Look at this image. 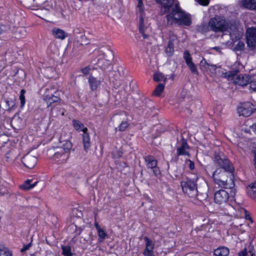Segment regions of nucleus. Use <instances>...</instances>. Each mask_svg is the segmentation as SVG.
Segmentation results:
<instances>
[{
  "label": "nucleus",
  "instance_id": "nucleus-53",
  "mask_svg": "<svg viewBox=\"0 0 256 256\" xmlns=\"http://www.w3.org/2000/svg\"><path fill=\"white\" fill-rule=\"evenodd\" d=\"M230 174V176H232V174L231 172Z\"/></svg>",
  "mask_w": 256,
  "mask_h": 256
},
{
  "label": "nucleus",
  "instance_id": "nucleus-35",
  "mask_svg": "<svg viewBox=\"0 0 256 256\" xmlns=\"http://www.w3.org/2000/svg\"><path fill=\"white\" fill-rule=\"evenodd\" d=\"M238 210V212H240V214L236 213V215L239 214V216L240 217H242V216H244L245 218L246 219H248V220L250 219V216L247 213V211L244 208H239V209Z\"/></svg>",
  "mask_w": 256,
  "mask_h": 256
},
{
  "label": "nucleus",
  "instance_id": "nucleus-25",
  "mask_svg": "<svg viewBox=\"0 0 256 256\" xmlns=\"http://www.w3.org/2000/svg\"><path fill=\"white\" fill-rule=\"evenodd\" d=\"M30 182L31 180H27L23 184L20 186V188L25 190H30L36 186L38 182H35L33 184H30Z\"/></svg>",
  "mask_w": 256,
  "mask_h": 256
},
{
  "label": "nucleus",
  "instance_id": "nucleus-30",
  "mask_svg": "<svg viewBox=\"0 0 256 256\" xmlns=\"http://www.w3.org/2000/svg\"><path fill=\"white\" fill-rule=\"evenodd\" d=\"M97 232L98 236V242H103L104 240L108 237L107 233L102 228L98 230Z\"/></svg>",
  "mask_w": 256,
  "mask_h": 256
},
{
  "label": "nucleus",
  "instance_id": "nucleus-33",
  "mask_svg": "<svg viewBox=\"0 0 256 256\" xmlns=\"http://www.w3.org/2000/svg\"><path fill=\"white\" fill-rule=\"evenodd\" d=\"M154 80L156 82L164 81L165 82L167 80V78L164 76L160 72H156L154 76Z\"/></svg>",
  "mask_w": 256,
  "mask_h": 256
},
{
  "label": "nucleus",
  "instance_id": "nucleus-3",
  "mask_svg": "<svg viewBox=\"0 0 256 256\" xmlns=\"http://www.w3.org/2000/svg\"><path fill=\"white\" fill-rule=\"evenodd\" d=\"M72 147L70 141L63 140L61 136L58 142L47 152V156L50 158H53L58 164H66L70 158V152Z\"/></svg>",
  "mask_w": 256,
  "mask_h": 256
},
{
  "label": "nucleus",
  "instance_id": "nucleus-7",
  "mask_svg": "<svg viewBox=\"0 0 256 256\" xmlns=\"http://www.w3.org/2000/svg\"><path fill=\"white\" fill-rule=\"evenodd\" d=\"M94 54L97 56V62L96 64L102 70H105L110 67V60L106 58L104 53L100 50H94Z\"/></svg>",
  "mask_w": 256,
  "mask_h": 256
},
{
  "label": "nucleus",
  "instance_id": "nucleus-21",
  "mask_svg": "<svg viewBox=\"0 0 256 256\" xmlns=\"http://www.w3.org/2000/svg\"><path fill=\"white\" fill-rule=\"evenodd\" d=\"M188 146L187 143L183 142L181 146L177 150V153L178 155H187L189 156L188 153Z\"/></svg>",
  "mask_w": 256,
  "mask_h": 256
},
{
  "label": "nucleus",
  "instance_id": "nucleus-15",
  "mask_svg": "<svg viewBox=\"0 0 256 256\" xmlns=\"http://www.w3.org/2000/svg\"><path fill=\"white\" fill-rule=\"evenodd\" d=\"M23 164L28 168H33L37 162V158L30 154H27L22 160Z\"/></svg>",
  "mask_w": 256,
  "mask_h": 256
},
{
  "label": "nucleus",
  "instance_id": "nucleus-27",
  "mask_svg": "<svg viewBox=\"0 0 256 256\" xmlns=\"http://www.w3.org/2000/svg\"><path fill=\"white\" fill-rule=\"evenodd\" d=\"M0 256H12V254L8 248L0 244Z\"/></svg>",
  "mask_w": 256,
  "mask_h": 256
},
{
  "label": "nucleus",
  "instance_id": "nucleus-36",
  "mask_svg": "<svg viewBox=\"0 0 256 256\" xmlns=\"http://www.w3.org/2000/svg\"><path fill=\"white\" fill-rule=\"evenodd\" d=\"M25 90L22 89L20 90V107L22 108L25 104L26 100H25V97H24V94H25Z\"/></svg>",
  "mask_w": 256,
  "mask_h": 256
},
{
  "label": "nucleus",
  "instance_id": "nucleus-40",
  "mask_svg": "<svg viewBox=\"0 0 256 256\" xmlns=\"http://www.w3.org/2000/svg\"><path fill=\"white\" fill-rule=\"evenodd\" d=\"M199 4L204 6H206L209 4L208 0H195Z\"/></svg>",
  "mask_w": 256,
  "mask_h": 256
},
{
  "label": "nucleus",
  "instance_id": "nucleus-42",
  "mask_svg": "<svg viewBox=\"0 0 256 256\" xmlns=\"http://www.w3.org/2000/svg\"><path fill=\"white\" fill-rule=\"evenodd\" d=\"M187 162L188 163L189 168L192 170H194V163L190 160H187Z\"/></svg>",
  "mask_w": 256,
  "mask_h": 256
},
{
  "label": "nucleus",
  "instance_id": "nucleus-48",
  "mask_svg": "<svg viewBox=\"0 0 256 256\" xmlns=\"http://www.w3.org/2000/svg\"><path fill=\"white\" fill-rule=\"evenodd\" d=\"M227 206L230 209H231V210L233 209V208L230 204H227Z\"/></svg>",
  "mask_w": 256,
  "mask_h": 256
},
{
  "label": "nucleus",
  "instance_id": "nucleus-1",
  "mask_svg": "<svg viewBox=\"0 0 256 256\" xmlns=\"http://www.w3.org/2000/svg\"><path fill=\"white\" fill-rule=\"evenodd\" d=\"M161 5V12L163 14L170 12L166 15L169 24H178L188 26L192 24L190 16L183 11L174 0H156Z\"/></svg>",
  "mask_w": 256,
  "mask_h": 256
},
{
  "label": "nucleus",
  "instance_id": "nucleus-47",
  "mask_svg": "<svg viewBox=\"0 0 256 256\" xmlns=\"http://www.w3.org/2000/svg\"><path fill=\"white\" fill-rule=\"evenodd\" d=\"M94 226L96 228L97 231L102 229V228L100 226L98 222L94 223Z\"/></svg>",
  "mask_w": 256,
  "mask_h": 256
},
{
  "label": "nucleus",
  "instance_id": "nucleus-39",
  "mask_svg": "<svg viewBox=\"0 0 256 256\" xmlns=\"http://www.w3.org/2000/svg\"><path fill=\"white\" fill-rule=\"evenodd\" d=\"M244 48V44L242 41H239L235 46L236 50H242Z\"/></svg>",
  "mask_w": 256,
  "mask_h": 256
},
{
  "label": "nucleus",
  "instance_id": "nucleus-37",
  "mask_svg": "<svg viewBox=\"0 0 256 256\" xmlns=\"http://www.w3.org/2000/svg\"><path fill=\"white\" fill-rule=\"evenodd\" d=\"M249 86L250 90L256 92V80L252 78L250 82Z\"/></svg>",
  "mask_w": 256,
  "mask_h": 256
},
{
  "label": "nucleus",
  "instance_id": "nucleus-20",
  "mask_svg": "<svg viewBox=\"0 0 256 256\" xmlns=\"http://www.w3.org/2000/svg\"><path fill=\"white\" fill-rule=\"evenodd\" d=\"M248 196L253 199H256V182L250 184L246 188Z\"/></svg>",
  "mask_w": 256,
  "mask_h": 256
},
{
  "label": "nucleus",
  "instance_id": "nucleus-23",
  "mask_svg": "<svg viewBox=\"0 0 256 256\" xmlns=\"http://www.w3.org/2000/svg\"><path fill=\"white\" fill-rule=\"evenodd\" d=\"M229 250L225 246H222L216 248L214 250V254L216 256H226L229 254Z\"/></svg>",
  "mask_w": 256,
  "mask_h": 256
},
{
  "label": "nucleus",
  "instance_id": "nucleus-11",
  "mask_svg": "<svg viewBox=\"0 0 256 256\" xmlns=\"http://www.w3.org/2000/svg\"><path fill=\"white\" fill-rule=\"evenodd\" d=\"M248 46L250 48L256 47V28H248L246 34Z\"/></svg>",
  "mask_w": 256,
  "mask_h": 256
},
{
  "label": "nucleus",
  "instance_id": "nucleus-24",
  "mask_svg": "<svg viewBox=\"0 0 256 256\" xmlns=\"http://www.w3.org/2000/svg\"><path fill=\"white\" fill-rule=\"evenodd\" d=\"M44 100L47 104V106L49 107L53 102H58L60 100V98L53 94L46 95L44 96Z\"/></svg>",
  "mask_w": 256,
  "mask_h": 256
},
{
  "label": "nucleus",
  "instance_id": "nucleus-4",
  "mask_svg": "<svg viewBox=\"0 0 256 256\" xmlns=\"http://www.w3.org/2000/svg\"><path fill=\"white\" fill-rule=\"evenodd\" d=\"M216 160L219 166L224 168L225 171L222 172L220 178L217 177V171L214 172L212 174L214 179L215 182L219 186L228 188V180L225 178L227 173L226 171L232 172L233 168L231 166L229 160L226 158L224 156H216Z\"/></svg>",
  "mask_w": 256,
  "mask_h": 256
},
{
  "label": "nucleus",
  "instance_id": "nucleus-49",
  "mask_svg": "<svg viewBox=\"0 0 256 256\" xmlns=\"http://www.w3.org/2000/svg\"><path fill=\"white\" fill-rule=\"evenodd\" d=\"M213 48L215 49L216 50L218 51L219 50H220V48L219 47H214Z\"/></svg>",
  "mask_w": 256,
  "mask_h": 256
},
{
  "label": "nucleus",
  "instance_id": "nucleus-45",
  "mask_svg": "<svg viewBox=\"0 0 256 256\" xmlns=\"http://www.w3.org/2000/svg\"><path fill=\"white\" fill-rule=\"evenodd\" d=\"M247 255V250L245 248L238 253V256H246Z\"/></svg>",
  "mask_w": 256,
  "mask_h": 256
},
{
  "label": "nucleus",
  "instance_id": "nucleus-46",
  "mask_svg": "<svg viewBox=\"0 0 256 256\" xmlns=\"http://www.w3.org/2000/svg\"><path fill=\"white\" fill-rule=\"evenodd\" d=\"M90 70V68L88 67H86L82 69V72L84 74H88Z\"/></svg>",
  "mask_w": 256,
  "mask_h": 256
},
{
  "label": "nucleus",
  "instance_id": "nucleus-17",
  "mask_svg": "<svg viewBox=\"0 0 256 256\" xmlns=\"http://www.w3.org/2000/svg\"><path fill=\"white\" fill-rule=\"evenodd\" d=\"M52 36L56 39L64 40L68 36V34L63 30L58 28H54L52 30Z\"/></svg>",
  "mask_w": 256,
  "mask_h": 256
},
{
  "label": "nucleus",
  "instance_id": "nucleus-38",
  "mask_svg": "<svg viewBox=\"0 0 256 256\" xmlns=\"http://www.w3.org/2000/svg\"><path fill=\"white\" fill-rule=\"evenodd\" d=\"M128 126V124L126 122H122L120 125L116 128L120 131L124 130Z\"/></svg>",
  "mask_w": 256,
  "mask_h": 256
},
{
  "label": "nucleus",
  "instance_id": "nucleus-55",
  "mask_svg": "<svg viewBox=\"0 0 256 256\" xmlns=\"http://www.w3.org/2000/svg\"><path fill=\"white\" fill-rule=\"evenodd\" d=\"M255 75L256 76V74H255Z\"/></svg>",
  "mask_w": 256,
  "mask_h": 256
},
{
  "label": "nucleus",
  "instance_id": "nucleus-50",
  "mask_svg": "<svg viewBox=\"0 0 256 256\" xmlns=\"http://www.w3.org/2000/svg\"><path fill=\"white\" fill-rule=\"evenodd\" d=\"M52 70V68H46V71H48V70Z\"/></svg>",
  "mask_w": 256,
  "mask_h": 256
},
{
  "label": "nucleus",
  "instance_id": "nucleus-9",
  "mask_svg": "<svg viewBox=\"0 0 256 256\" xmlns=\"http://www.w3.org/2000/svg\"><path fill=\"white\" fill-rule=\"evenodd\" d=\"M254 110V106L250 102H246L241 104L238 108V112L240 116H249Z\"/></svg>",
  "mask_w": 256,
  "mask_h": 256
},
{
  "label": "nucleus",
  "instance_id": "nucleus-41",
  "mask_svg": "<svg viewBox=\"0 0 256 256\" xmlns=\"http://www.w3.org/2000/svg\"><path fill=\"white\" fill-rule=\"evenodd\" d=\"M9 192L8 190L6 188H4V190L0 188V194L1 196H5L8 194Z\"/></svg>",
  "mask_w": 256,
  "mask_h": 256
},
{
  "label": "nucleus",
  "instance_id": "nucleus-34",
  "mask_svg": "<svg viewBox=\"0 0 256 256\" xmlns=\"http://www.w3.org/2000/svg\"><path fill=\"white\" fill-rule=\"evenodd\" d=\"M62 254L64 256H72V254L71 252V248L70 246H62Z\"/></svg>",
  "mask_w": 256,
  "mask_h": 256
},
{
  "label": "nucleus",
  "instance_id": "nucleus-8",
  "mask_svg": "<svg viewBox=\"0 0 256 256\" xmlns=\"http://www.w3.org/2000/svg\"><path fill=\"white\" fill-rule=\"evenodd\" d=\"M136 12L140 15L139 30L140 32L142 34L144 38H146L148 36L144 34V7L142 0H137Z\"/></svg>",
  "mask_w": 256,
  "mask_h": 256
},
{
  "label": "nucleus",
  "instance_id": "nucleus-2",
  "mask_svg": "<svg viewBox=\"0 0 256 256\" xmlns=\"http://www.w3.org/2000/svg\"><path fill=\"white\" fill-rule=\"evenodd\" d=\"M209 26L214 32H222L224 35L228 34L232 41L240 40L242 34V28L235 22H226L220 17H215L209 22Z\"/></svg>",
  "mask_w": 256,
  "mask_h": 256
},
{
  "label": "nucleus",
  "instance_id": "nucleus-16",
  "mask_svg": "<svg viewBox=\"0 0 256 256\" xmlns=\"http://www.w3.org/2000/svg\"><path fill=\"white\" fill-rule=\"evenodd\" d=\"M103 78H102L94 77L92 75L90 76L88 78V82L90 88L92 90H96L100 86L102 82Z\"/></svg>",
  "mask_w": 256,
  "mask_h": 256
},
{
  "label": "nucleus",
  "instance_id": "nucleus-12",
  "mask_svg": "<svg viewBox=\"0 0 256 256\" xmlns=\"http://www.w3.org/2000/svg\"><path fill=\"white\" fill-rule=\"evenodd\" d=\"M145 162L148 168L153 170L156 176L160 174V170L157 166V160L152 156H147L145 158Z\"/></svg>",
  "mask_w": 256,
  "mask_h": 256
},
{
  "label": "nucleus",
  "instance_id": "nucleus-43",
  "mask_svg": "<svg viewBox=\"0 0 256 256\" xmlns=\"http://www.w3.org/2000/svg\"><path fill=\"white\" fill-rule=\"evenodd\" d=\"M30 246H31L30 244L24 245L23 248L21 249V252H24L28 250V249L30 248Z\"/></svg>",
  "mask_w": 256,
  "mask_h": 256
},
{
  "label": "nucleus",
  "instance_id": "nucleus-10",
  "mask_svg": "<svg viewBox=\"0 0 256 256\" xmlns=\"http://www.w3.org/2000/svg\"><path fill=\"white\" fill-rule=\"evenodd\" d=\"M230 197L228 192L226 190H220L217 191L214 196V200L216 203L221 204L226 203L230 199H233Z\"/></svg>",
  "mask_w": 256,
  "mask_h": 256
},
{
  "label": "nucleus",
  "instance_id": "nucleus-51",
  "mask_svg": "<svg viewBox=\"0 0 256 256\" xmlns=\"http://www.w3.org/2000/svg\"><path fill=\"white\" fill-rule=\"evenodd\" d=\"M229 181H230V182H231L232 183V182H232V179L231 178H230V180H229Z\"/></svg>",
  "mask_w": 256,
  "mask_h": 256
},
{
  "label": "nucleus",
  "instance_id": "nucleus-13",
  "mask_svg": "<svg viewBox=\"0 0 256 256\" xmlns=\"http://www.w3.org/2000/svg\"><path fill=\"white\" fill-rule=\"evenodd\" d=\"M183 58L191 72L194 74H198V71L196 67L192 62V58L188 50H186L184 51Z\"/></svg>",
  "mask_w": 256,
  "mask_h": 256
},
{
  "label": "nucleus",
  "instance_id": "nucleus-18",
  "mask_svg": "<svg viewBox=\"0 0 256 256\" xmlns=\"http://www.w3.org/2000/svg\"><path fill=\"white\" fill-rule=\"evenodd\" d=\"M84 132L82 134V144L84 146V150L88 152L91 146V142L90 140V137L89 134L88 133V128L84 129Z\"/></svg>",
  "mask_w": 256,
  "mask_h": 256
},
{
  "label": "nucleus",
  "instance_id": "nucleus-52",
  "mask_svg": "<svg viewBox=\"0 0 256 256\" xmlns=\"http://www.w3.org/2000/svg\"><path fill=\"white\" fill-rule=\"evenodd\" d=\"M211 228H212V229L214 230V228H215V226H211Z\"/></svg>",
  "mask_w": 256,
  "mask_h": 256
},
{
  "label": "nucleus",
  "instance_id": "nucleus-31",
  "mask_svg": "<svg viewBox=\"0 0 256 256\" xmlns=\"http://www.w3.org/2000/svg\"><path fill=\"white\" fill-rule=\"evenodd\" d=\"M164 88V84H158L156 88L154 90L153 92V95L155 96H159L162 92Z\"/></svg>",
  "mask_w": 256,
  "mask_h": 256
},
{
  "label": "nucleus",
  "instance_id": "nucleus-5",
  "mask_svg": "<svg viewBox=\"0 0 256 256\" xmlns=\"http://www.w3.org/2000/svg\"><path fill=\"white\" fill-rule=\"evenodd\" d=\"M237 72L230 71L224 74V76L229 80H233L234 83L240 86H244L250 84L252 77L248 74H240L236 75Z\"/></svg>",
  "mask_w": 256,
  "mask_h": 256
},
{
  "label": "nucleus",
  "instance_id": "nucleus-22",
  "mask_svg": "<svg viewBox=\"0 0 256 256\" xmlns=\"http://www.w3.org/2000/svg\"><path fill=\"white\" fill-rule=\"evenodd\" d=\"M242 6L250 10L256 9V0H242Z\"/></svg>",
  "mask_w": 256,
  "mask_h": 256
},
{
  "label": "nucleus",
  "instance_id": "nucleus-14",
  "mask_svg": "<svg viewBox=\"0 0 256 256\" xmlns=\"http://www.w3.org/2000/svg\"><path fill=\"white\" fill-rule=\"evenodd\" d=\"M146 242V248L143 254L144 256H155L154 253V244L153 241L147 236L144 238Z\"/></svg>",
  "mask_w": 256,
  "mask_h": 256
},
{
  "label": "nucleus",
  "instance_id": "nucleus-29",
  "mask_svg": "<svg viewBox=\"0 0 256 256\" xmlns=\"http://www.w3.org/2000/svg\"><path fill=\"white\" fill-rule=\"evenodd\" d=\"M246 126H248L249 128H242V130H244L245 132H250L252 130L256 134V124H251V121L248 120L246 122Z\"/></svg>",
  "mask_w": 256,
  "mask_h": 256
},
{
  "label": "nucleus",
  "instance_id": "nucleus-26",
  "mask_svg": "<svg viewBox=\"0 0 256 256\" xmlns=\"http://www.w3.org/2000/svg\"><path fill=\"white\" fill-rule=\"evenodd\" d=\"M72 124L75 130L78 132L82 131L84 132V129L86 128L78 120H72Z\"/></svg>",
  "mask_w": 256,
  "mask_h": 256
},
{
  "label": "nucleus",
  "instance_id": "nucleus-54",
  "mask_svg": "<svg viewBox=\"0 0 256 256\" xmlns=\"http://www.w3.org/2000/svg\"><path fill=\"white\" fill-rule=\"evenodd\" d=\"M206 226L208 227V225ZM208 228V230H210V228Z\"/></svg>",
  "mask_w": 256,
  "mask_h": 256
},
{
  "label": "nucleus",
  "instance_id": "nucleus-28",
  "mask_svg": "<svg viewBox=\"0 0 256 256\" xmlns=\"http://www.w3.org/2000/svg\"><path fill=\"white\" fill-rule=\"evenodd\" d=\"M178 43V40L177 36L173 32H169V40L168 44L172 45H174Z\"/></svg>",
  "mask_w": 256,
  "mask_h": 256
},
{
  "label": "nucleus",
  "instance_id": "nucleus-44",
  "mask_svg": "<svg viewBox=\"0 0 256 256\" xmlns=\"http://www.w3.org/2000/svg\"><path fill=\"white\" fill-rule=\"evenodd\" d=\"M114 75L116 76V78H114L116 80H118L122 78V76H120V74L119 70L118 72H114Z\"/></svg>",
  "mask_w": 256,
  "mask_h": 256
},
{
  "label": "nucleus",
  "instance_id": "nucleus-32",
  "mask_svg": "<svg viewBox=\"0 0 256 256\" xmlns=\"http://www.w3.org/2000/svg\"><path fill=\"white\" fill-rule=\"evenodd\" d=\"M164 51H165V53L166 54L167 56H172L174 52V46L168 44L165 48Z\"/></svg>",
  "mask_w": 256,
  "mask_h": 256
},
{
  "label": "nucleus",
  "instance_id": "nucleus-6",
  "mask_svg": "<svg viewBox=\"0 0 256 256\" xmlns=\"http://www.w3.org/2000/svg\"><path fill=\"white\" fill-rule=\"evenodd\" d=\"M198 179V176L194 178L193 180L186 178L181 182V186L184 192L187 194L190 197L194 198L196 196L198 190L196 189V180Z\"/></svg>",
  "mask_w": 256,
  "mask_h": 256
},
{
  "label": "nucleus",
  "instance_id": "nucleus-19",
  "mask_svg": "<svg viewBox=\"0 0 256 256\" xmlns=\"http://www.w3.org/2000/svg\"><path fill=\"white\" fill-rule=\"evenodd\" d=\"M200 66H203L206 71H209L212 74H214L217 68L216 65L208 63L204 59L200 62Z\"/></svg>",
  "mask_w": 256,
  "mask_h": 256
}]
</instances>
